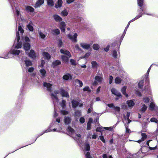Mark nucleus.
I'll use <instances>...</instances> for the list:
<instances>
[{
	"label": "nucleus",
	"instance_id": "obj_58",
	"mask_svg": "<svg viewBox=\"0 0 158 158\" xmlns=\"http://www.w3.org/2000/svg\"><path fill=\"white\" fill-rule=\"evenodd\" d=\"M84 21L83 18L81 17H79L78 18L77 20V22L78 23H82Z\"/></svg>",
	"mask_w": 158,
	"mask_h": 158
},
{
	"label": "nucleus",
	"instance_id": "obj_27",
	"mask_svg": "<svg viewBox=\"0 0 158 158\" xmlns=\"http://www.w3.org/2000/svg\"><path fill=\"white\" fill-rule=\"evenodd\" d=\"M26 10L28 12H32L34 10V9L32 7L30 6H27L26 8Z\"/></svg>",
	"mask_w": 158,
	"mask_h": 158
},
{
	"label": "nucleus",
	"instance_id": "obj_34",
	"mask_svg": "<svg viewBox=\"0 0 158 158\" xmlns=\"http://www.w3.org/2000/svg\"><path fill=\"white\" fill-rule=\"evenodd\" d=\"M143 15V14H142L141 15L140 14V15H138L136 17H135L134 19H132L131 20H130L129 22L128 23H129V24H130V23L131 22H133V21H135V20H136V19H139L140 17H141V16H142V15Z\"/></svg>",
	"mask_w": 158,
	"mask_h": 158
},
{
	"label": "nucleus",
	"instance_id": "obj_52",
	"mask_svg": "<svg viewBox=\"0 0 158 158\" xmlns=\"http://www.w3.org/2000/svg\"><path fill=\"white\" fill-rule=\"evenodd\" d=\"M75 115L76 117L80 116L81 115V112L79 110L76 111L75 112Z\"/></svg>",
	"mask_w": 158,
	"mask_h": 158
},
{
	"label": "nucleus",
	"instance_id": "obj_22",
	"mask_svg": "<svg viewBox=\"0 0 158 158\" xmlns=\"http://www.w3.org/2000/svg\"><path fill=\"white\" fill-rule=\"evenodd\" d=\"M71 119L70 117H65L64 118V123L68 125L70 123Z\"/></svg>",
	"mask_w": 158,
	"mask_h": 158
},
{
	"label": "nucleus",
	"instance_id": "obj_20",
	"mask_svg": "<svg viewBox=\"0 0 158 158\" xmlns=\"http://www.w3.org/2000/svg\"><path fill=\"white\" fill-rule=\"evenodd\" d=\"M62 3L63 2L62 0H58L55 4V8L57 9L61 7L62 6Z\"/></svg>",
	"mask_w": 158,
	"mask_h": 158
},
{
	"label": "nucleus",
	"instance_id": "obj_45",
	"mask_svg": "<svg viewBox=\"0 0 158 158\" xmlns=\"http://www.w3.org/2000/svg\"><path fill=\"white\" fill-rule=\"evenodd\" d=\"M112 55L115 58H117L118 56L117 52L115 50L113 51L112 52Z\"/></svg>",
	"mask_w": 158,
	"mask_h": 158
},
{
	"label": "nucleus",
	"instance_id": "obj_63",
	"mask_svg": "<svg viewBox=\"0 0 158 158\" xmlns=\"http://www.w3.org/2000/svg\"><path fill=\"white\" fill-rule=\"evenodd\" d=\"M34 68L32 67H30V68H29L28 69V71L29 72H30V73H31V72H32L34 70Z\"/></svg>",
	"mask_w": 158,
	"mask_h": 158
},
{
	"label": "nucleus",
	"instance_id": "obj_29",
	"mask_svg": "<svg viewBox=\"0 0 158 158\" xmlns=\"http://www.w3.org/2000/svg\"><path fill=\"white\" fill-rule=\"evenodd\" d=\"M75 82L76 84L79 85L80 87L82 86L83 83L81 81L78 79H76L75 80Z\"/></svg>",
	"mask_w": 158,
	"mask_h": 158
},
{
	"label": "nucleus",
	"instance_id": "obj_62",
	"mask_svg": "<svg viewBox=\"0 0 158 158\" xmlns=\"http://www.w3.org/2000/svg\"><path fill=\"white\" fill-rule=\"evenodd\" d=\"M113 77L112 76H110L109 77V83L111 84L112 83L113 80Z\"/></svg>",
	"mask_w": 158,
	"mask_h": 158
},
{
	"label": "nucleus",
	"instance_id": "obj_25",
	"mask_svg": "<svg viewBox=\"0 0 158 158\" xmlns=\"http://www.w3.org/2000/svg\"><path fill=\"white\" fill-rule=\"evenodd\" d=\"M127 86H124L121 89V91L123 94H124L127 98L128 97V95L126 93V91L127 89Z\"/></svg>",
	"mask_w": 158,
	"mask_h": 158
},
{
	"label": "nucleus",
	"instance_id": "obj_24",
	"mask_svg": "<svg viewBox=\"0 0 158 158\" xmlns=\"http://www.w3.org/2000/svg\"><path fill=\"white\" fill-rule=\"evenodd\" d=\"M141 135L142 136V138H141V139L139 140L138 141H136L137 142H138L139 143H140L141 142H142V141H144V140H145L147 138V135L145 133H142L141 134Z\"/></svg>",
	"mask_w": 158,
	"mask_h": 158
},
{
	"label": "nucleus",
	"instance_id": "obj_28",
	"mask_svg": "<svg viewBox=\"0 0 158 158\" xmlns=\"http://www.w3.org/2000/svg\"><path fill=\"white\" fill-rule=\"evenodd\" d=\"M40 75L41 77H44L45 76L46 72L45 69H41L40 71Z\"/></svg>",
	"mask_w": 158,
	"mask_h": 158
},
{
	"label": "nucleus",
	"instance_id": "obj_13",
	"mask_svg": "<svg viewBox=\"0 0 158 158\" xmlns=\"http://www.w3.org/2000/svg\"><path fill=\"white\" fill-rule=\"evenodd\" d=\"M16 15L17 16V17L18 19H19V21H23V19L22 18L20 14V11L19 10L16 8Z\"/></svg>",
	"mask_w": 158,
	"mask_h": 158
},
{
	"label": "nucleus",
	"instance_id": "obj_15",
	"mask_svg": "<svg viewBox=\"0 0 158 158\" xmlns=\"http://www.w3.org/2000/svg\"><path fill=\"white\" fill-rule=\"evenodd\" d=\"M44 0H38L36 2L34 7L36 8L40 7L44 3Z\"/></svg>",
	"mask_w": 158,
	"mask_h": 158
},
{
	"label": "nucleus",
	"instance_id": "obj_51",
	"mask_svg": "<svg viewBox=\"0 0 158 158\" xmlns=\"http://www.w3.org/2000/svg\"><path fill=\"white\" fill-rule=\"evenodd\" d=\"M39 34L40 37L42 39H44L46 37V35L44 34L43 32H41L40 31L39 32Z\"/></svg>",
	"mask_w": 158,
	"mask_h": 158
},
{
	"label": "nucleus",
	"instance_id": "obj_43",
	"mask_svg": "<svg viewBox=\"0 0 158 158\" xmlns=\"http://www.w3.org/2000/svg\"><path fill=\"white\" fill-rule=\"evenodd\" d=\"M71 64L73 65H76L77 63V61L73 59H71L70 60Z\"/></svg>",
	"mask_w": 158,
	"mask_h": 158
},
{
	"label": "nucleus",
	"instance_id": "obj_39",
	"mask_svg": "<svg viewBox=\"0 0 158 158\" xmlns=\"http://www.w3.org/2000/svg\"><path fill=\"white\" fill-rule=\"evenodd\" d=\"M26 65L27 66H29L32 65V63L29 60H26L25 61Z\"/></svg>",
	"mask_w": 158,
	"mask_h": 158
},
{
	"label": "nucleus",
	"instance_id": "obj_23",
	"mask_svg": "<svg viewBox=\"0 0 158 158\" xmlns=\"http://www.w3.org/2000/svg\"><path fill=\"white\" fill-rule=\"evenodd\" d=\"M127 104L128 107H132L135 105V103L134 101L132 100H128L127 102Z\"/></svg>",
	"mask_w": 158,
	"mask_h": 158
},
{
	"label": "nucleus",
	"instance_id": "obj_44",
	"mask_svg": "<svg viewBox=\"0 0 158 158\" xmlns=\"http://www.w3.org/2000/svg\"><path fill=\"white\" fill-rule=\"evenodd\" d=\"M150 99L149 98L147 97H145L143 98V101L145 103H148Z\"/></svg>",
	"mask_w": 158,
	"mask_h": 158
},
{
	"label": "nucleus",
	"instance_id": "obj_9",
	"mask_svg": "<svg viewBox=\"0 0 158 158\" xmlns=\"http://www.w3.org/2000/svg\"><path fill=\"white\" fill-rule=\"evenodd\" d=\"M111 91L113 94H114L118 97L120 98L122 97L121 93L118 92L115 88H112L111 90Z\"/></svg>",
	"mask_w": 158,
	"mask_h": 158
},
{
	"label": "nucleus",
	"instance_id": "obj_59",
	"mask_svg": "<svg viewBox=\"0 0 158 158\" xmlns=\"http://www.w3.org/2000/svg\"><path fill=\"white\" fill-rule=\"evenodd\" d=\"M103 129L109 131H111L112 130L113 127H104Z\"/></svg>",
	"mask_w": 158,
	"mask_h": 158
},
{
	"label": "nucleus",
	"instance_id": "obj_53",
	"mask_svg": "<svg viewBox=\"0 0 158 158\" xmlns=\"http://www.w3.org/2000/svg\"><path fill=\"white\" fill-rule=\"evenodd\" d=\"M83 90L84 91H87L88 92H90L91 90L89 86H86L83 89Z\"/></svg>",
	"mask_w": 158,
	"mask_h": 158
},
{
	"label": "nucleus",
	"instance_id": "obj_1",
	"mask_svg": "<svg viewBox=\"0 0 158 158\" xmlns=\"http://www.w3.org/2000/svg\"><path fill=\"white\" fill-rule=\"evenodd\" d=\"M18 31L16 33V37L14 44L11 49L9 52L8 54H11L15 55H18L21 52L22 54H23V52H22L23 51L21 50H19L18 49L21 48L22 44V43L19 41L20 39L19 32H20L21 35L24 32V30L20 26L18 27Z\"/></svg>",
	"mask_w": 158,
	"mask_h": 158
},
{
	"label": "nucleus",
	"instance_id": "obj_19",
	"mask_svg": "<svg viewBox=\"0 0 158 158\" xmlns=\"http://www.w3.org/2000/svg\"><path fill=\"white\" fill-rule=\"evenodd\" d=\"M146 148H147L146 147L142 148H141V150L138 152L137 154V156H139L138 157L141 158L143 156V152H142V151L144 149Z\"/></svg>",
	"mask_w": 158,
	"mask_h": 158
},
{
	"label": "nucleus",
	"instance_id": "obj_57",
	"mask_svg": "<svg viewBox=\"0 0 158 158\" xmlns=\"http://www.w3.org/2000/svg\"><path fill=\"white\" fill-rule=\"evenodd\" d=\"M61 113L62 114L64 115H65L67 114L69 112L68 111L65 110H62L61 111Z\"/></svg>",
	"mask_w": 158,
	"mask_h": 158
},
{
	"label": "nucleus",
	"instance_id": "obj_35",
	"mask_svg": "<svg viewBox=\"0 0 158 158\" xmlns=\"http://www.w3.org/2000/svg\"><path fill=\"white\" fill-rule=\"evenodd\" d=\"M51 127H50L48 129L46 130L45 131H43L41 132L40 133L39 135L38 136V137H39L40 136L42 135L43 134H44L45 133H47L50 131H52V130L50 129V128Z\"/></svg>",
	"mask_w": 158,
	"mask_h": 158
},
{
	"label": "nucleus",
	"instance_id": "obj_33",
	"mask_svg": "<svg viewBox=\"0 0 158 158\" xmlns=\"http://www.w3.org/2000/svg\"><path fill=\"white\" fill-rule=\"evenodd\" d=\"M143 15V14H142L141 15L140 14V15H138L136 17H135L134 19H132L131 20H130L129 22L128 23H129V24H130V23L131 22H133V21H135V20H136V19H139L140 17H141V16H142V15Z\"/></svg>",
	"mask_w": 158,
	"mask_h": 158
},
{
	"label": "nucleus",
	"instance_id": "obj_50",
	"mask_svg": "<svg viewBox=\"0 0 158 158\" xmlns=\"http://www.w3.org/2000/svg\"><path fill=\"white\" fill-rule=\"evenodd\" d=\"M93 48L94 49L98 50L99 49V47L98 44H94L93 45Z\"/></svg>",
	"mask_w": 158,
	"mask_h": 158
},
{
	"label": "nucleus",
	"instance_id": "obj_56",
	"mask_svg": "<svg viewBox=\"0 0 158 158\" xmlns=\"http://www.w3.org/2000/svg\"><path fill=\"white\" fill-rule=\"evenodd\" d=\"M45 63V61L43 60H42L41 64L39 66V68L40 67L41 68H42L44 67Z\"/></svg>",
	"mask_w": 158,
	"mask_h": 158
},
{
	"label": "nucleus",
	"instance_id": "obj_54",
	"mask_svg": "<svg viewBox=\"0 0 158 158\" xmlns=\"http://www.w3.org/2000/svg\"><path fill=\"white\" fill-rule=\"evenodd\" d=\"M103 128V127H97L96 129V131L101 132L102 131Z\"/></svg>",
	"mask_w": 158,
	"mask_h": 158
},
{
	"label": "nucleus",
	"instance_id": "obj_4",
	"mask_svg": "<svg viewBox=\"0 0 158 158\" xmlns=\"http://www.w3.org/2000/svg\"><path fill=\"white\" fill-rule=\"evenodd\" d=\"M22 40L23 41H25V42L23 44V48L26 51L29 50L30 48V44L28 43L30 42V40L28 37L26 36L22 38Z\"/></svg>",
	"mask_w": 158,
	"mask_h": 158
},
{
	"label": "nucleus",
	"instance_id": "obj_36",
	"mask_svg": "<svg viewBox=\"0 0 158 158\" xmlns=\"http://www.w3.org/2000/svg\"><path fill=\"white\" fill-rule=\"evenodd\" d=\"M122 81L121 78L119 77H117L115 79V82L116 84H119Z\"/></svg>",
	"mask_w": 158,
	"mask_h": 158
},
{
	"label": "nucleus",
	"instance_id": "obj_38",
	"mask_svg": "<svg viewBox=\"0 0 158 158\" xmlns=\"http://www.w3.org/2000/svg\"><path fill=\"white\" fill-rule=\"evenodd\" d=\"M61 15L62 16H64L67 15H68V12L67 10L66 9H64L63 10L61 11Z\"/></svg>",
	"mask_w": 158,
	"mask_h": 158
},
{
	"label": "nucleus",
	"instance_id": "obj_31",
	"mask_svg": "<svg viewBox=\"0 0 158 158\" xmlns=\"http://www.w3.org/2000/svg\"><path fill=\"white\" fill-rule=\"evenodd\" d=\"M32 24L31 22L30 23L27 25V27L29 30L30 31H33V28L32 26Z\"/></svg>",
	"mask_w": 158,
	"mask_h": 158
},
{
	"label": "nucleus",
	"instance_id": "obj_12",
	"mask_svg": "<svg viewBox=\"0 0 158 158\" xmlns=\"http://www.w3.org/2000/svg\"><path fill=\"white\" fill-rule=\"evenodd\" d=\"M81 46L83 48L86 50L88 49L90 47V45L85 42H81L80 43Z\"/></svg>",
	"mask_w": 158,
	"mask_h": 158
},
{
	"label": "nucleus",
	"instance_id": "obj_17",
	"mask_svg": "<svg viewBox=\"0 0 158 158\" xmlns=\"http://www.w3.org/2000/svg\"><path fill=\"white\" fill-rule=\"evenodd\" d=\"M65 24L64 22H61L60 23L59 27L61 31L64 32L65 30Z\"/></svg>",
	"mask_w": 158,
	"mask_h": 158
},
{
	"label": "nucleus",
	"instance_id": "obj_16",
	"mask_svg": "<svg viewBox=\"0 0 158 158\" xmlns=\"http://www.w3.org/2000/svg\"><path fill=\"white\" fill-rule=\"evenodd\" d=\"M42 55L43 57L48 60H49L51 58V55L47 52H44L42 53Z\"/></svg>",
	"mask_w": 158,
	"mask_h": 158
},
{
	"label": "nucleus",
	"instance_id": "obj_46",
	"mask_svg": "<svg viewBox=\"0 0 158 158\" xmlns=\"http://www.w3.org/2000/svg\"><path fill=\"white\" fill-rule=\"evenodd\" d=\"M52 32L54 34L58 35L60 33V30L58 29H56L53 30Z\"/></svg>",
	"mask_w": 158,
	"mask_h": 158
},
{
	"label": "nucleus",
	"instance_id": "obj_5",
	"mask_svg": "<svg viewBox=\"0 0 158 158\" xmlns=\"http://www.w3.org/2000/svg\"><path fill=\"white\" fill-rule=\"evenodd\" d=\"M95 81L93 83L94 85H97L98 84L97 82L101 83L102 80V75L101 73L99 72L97 73V75L94 78Z\"/></svg>",
	"mask_w": 158,
	"mask_h": 158
},
{
	"label": "nucleus",
	"instance_id": "obj_7",
	"mask_svg": "<svg viewBox=\"0 0 158 158\" xmlns=\"http://www.w3.org/2000/svg\"><path fill=\"white\" fill-rule=\"evenodd\" d=\"M72 137L77 141L79 145H80L82 144V141L81 139V135L80 134H76L75 136L72 135Z\"/></svg>",
	"mask_w": 158,
	"mask_h": 158
},
{
	"label": "nucleus",
	"instance_id": "obj_8",
	"mask_svg": "<svg viewBox=\"0 0 158 158\" xmlns=\"http://www.w3.org/2000/svg\"><path fill=\"white\" fill-rule=\"evenodd\" d=\"M107 105L110 108H112L113 110L115 112H119L120 110V107L117 106H115L113 104H108Z\"/></svg>",
	"mask_w": 158,
	"mask_h": 158
},
{
	"label": "nucleus",
	"instance_id": "obj_42",
	"mask_svg": "<svg viewBox=\"0 0 158 158\" xmlns=\"http://www.w3.org/2000/svg\"><path fill=\"white\" fill-rule=\"evenodd\" d=\"M66 101L64 100H62V102H60V104L61 106L63 108H64L66 107Z\"/></svg>",
	"mask_w": 158,
	"mask_h": 158
},
{
	"label": "nucleus",
	"instance_id": "obj_37",
	"mask_svg": "<svg viewBox=\"0 0 158 158\" xmlns=\"http://www.w3.org/2000/svg\"><path fill=\"white\" fill-rule=\"evenodd\" d=\"M92 67L93 68H97L98 66V64L96 61H93L91 62Z\"/></svg>",
	"mask_w": 158,
	"mask_h": 158
},
{
	"label": "nucleus",
	"instance_id": "obj_6",
	"mask_svg": "<svg viewBox=\"0 0 158 158\" xmlns=\"http://www.w3.org/2000/svg\"><path fill=\"white\" fill-rule=\"evenodd\" d=\"M68 36L73 42L74 43L77 42V33H74L73 35L69 34L68 35Z\"/></svg>",
	"mask_w": 158,
	"mask_h": 158
},
{
	"label": "nucleus",
	"instance_id": "obj_64",
	"mask_svg": "<svg viewBox=\"0 0 158 158\" xmlns=\"http://www.w3.org/2000/svg\"><path fill=\"white\" fill-rule=\"evenodd\" d=\"M85 156L86 158H92L91 157L90 153L89 152H87L86 153Z\"/></svg>",
	"mask_w": 158,
	"mask_h": 158
},
{
	"label": "nucleus",
	"instance_id": "obj_49",
	"mask_svg": "<svg viewBox=\"0 0 158 158\" xmlns=\"http://www.w3.org/2000/svg\"><path fill=\"white\" fill-rule=\"evenodd\" d=\"M137 3L139 6L141 7L143 4V0H137Z\"/></svg>",
	"mask_w": 158,
	"mask_h": 158
},
{
	"label": "nucleus",
	"instance_id": "obj_40",
	"mask_svg": "<svg viewBox=\"0 0 158 158\" xmlns=\"http://www.w3.org/2000/svg\"><path fill=\"white\" fill-rule=\"evenodd\" d=\"M61 63L60 60H56L53 63L52 65L53 66H56L60 64Z\"/></svg>",
	"mask_w": 158,
	"mask_h": 158
},
{
	"label": "nucleus",
	"instance_id": "obj_60",
	"mask_svg": "<svg viewBox=\"0 0 158 158\" xmlns=\"http://www.w3.org/2000/svg\"><path fill=\"white\" fill-rule=\"evenodd\" d=\"M74 49L77 50H81V48H80L78 44H76L74 47Z\"/></svg>",
	"mask_w": 158,
	"mask_h": 158
},
{
	"label": "nucleus",
	"instance_id": "obj_26",
	"mask_svg": "<svg viewBox=\"0 0 158 158\" xmlns=\"http://www.w3.org/2000/svg\"><path fill=\"white\" fill-rule=\"evenodd\" d=\"M147 106L144 104H143L140 109V111L142 113H144L147 108Z\"/></svg>",
	"mask_w": 158,
	"mask_h": 158
},
{
	"label": "nucleus",
	"instance_id": "obj_21",
	"mask_svg": "<svg viewBox=\"0 0 158 158\" xmlns=\"http://www.w3.org/2000/svg\"><path fill=\"white\" fill-rule=\"evenodd\" d=\"M63 78L65 80H71L72 78V77L70 74L67 73L63 76Z\"/></svg>",
	"mask_w": 158,
	"mask_h": 158
},
{
	"label": "nucleus",
	"instance_id": "obj_41",
	"mask_svg": "<svg viewBox=\"0 0 158 158\" xmlns=\"http://www.w3.org/2000/svg\"><path fill=\"white\" fill-rule=\"evenodd\" d=\"M84 150L87 151H88L90 150V146L89 144L88 143H86L84 146Z\"/></svg>",
	"mask_w": 158,
	"mask_h": 158
},
{
	"label": "nucleus",
	"instance_id": "obj_11",
	"mask_svg": "<svg viewBox=\"0 0 158 158\" xmlns=\"http://www.w3.org/2000/svg\"><path fill=\"white\" fill-rule=\"evenodd\" d=\"M149 108L151 110H155L158 112V107L155 106V104L153 102H152L150 104Z\"/></svg>",
	"mask_w": 158,
	"mask_h": 158
},
{
	"label": "nucleus",
	"instance_id": "obj_18",
	"mask_svg": "<svg viewBox=\"0 0 158 158\" xmlns=\"http://www.w3.org/2000/svg\"><path fill=\"white\" fill-rule=\"evenodd\" d=\"M53 17L55 20L56 22H60L62 20L61 18L56 14H54Z\"/></svg>",
	"mask_w": 158,
	"mask_h": 158
},
{
	"label": "nucleus",
	"instance_id": "obj_47",
	"mask_svg": "<svg viewBox=\"0 0 158 158\" xmlns=\"http://www.w3.org/2000/svg\"><path fill=\"white\" fill-rule=\"evenodd\" d=\"M150 121L151 122H154L155 123L158 124V120L157 118H152L150 120Z\"/></svg>",
	"mask_w": 158,
	"mask_h": 158
},
{
	"label": "nucleus",
	"instance_id": "obj_61",
	"mask_svg": "<svg viewBox=\"0 0 158 158\" xmlns=\"http://www.w3.org/2000/svg\"><path fill=\"white\" fill-rule=\"evenodd\" d=\"M79 121L81 123H83L85 122V119L83 117H81L80 118Z\"/></svg>",
	"mask_w": 158,
	"mask_h": 158
},
{
	"label": "nucleus",
	"instance_id": "obj_14",
	"mask_svg": "<svg viewBox=\"0 0 158 158\" xmlns=\"http://www.w3.org/2000/svg\"><path fill=\"white\" fill-rule=\"evenodd\" d=\"M29 56L33 59H35L36 58V55L34 51L32 50H30L28 54Z\"/></svg>",
	"mask_w": 158,
	"mask_h": 158
},
{
	"label": "nucleus",
	"instance_id": "obj_32",
	"mask_svg": "<svg viewBox=\"0 0 158 158\" xmlns=\"http://www.w3.org/2000/svg\"><path fill=\"white\" fill-rule=\"evenodd\" d=\"M72 106L73 108H75L78 106V102L77 101L73 100L72 102Z\"/></svg>",
	"mask_w": 158,
	"mask_h": 158
},
{
	"label": "nucleus",
	"instance_id": "obj_3",
	"mask_svg": "<svg viewBox=\"0 0 158 158\" xmlns=\"http://www.w3.org/2000/svg\"><path fill=\"white\" fill-rule=\"evenodd\" d=\"M60 52L62 54L61 56L62 61L65 63H67L69 58L71 56V55L70 52L69 51L64 49H61Z\"/></svg>",
	"mask_w": 158,
	"mask_h": 158
},
{
	"label": "nucleus",
	"instance_id": "obj_10",
	"mask_svg": "<svg viewBox=\"0 0 158 158\" xmlns=\"http://www.w3.org/2000/svg\"><path fill=\"white\" fill-rule=\"evenodd\" d=\"M52 84L49 83L44 82V87L47 88L48 91L50 92H51L52 90Z\"/></svg>",
	"mask_w": 158,
	"mask_h": 158
},
{
	"label": "nucleus",
	"instance_id": "obj_55",
	"mask_svg": "<svg viewBox=\"0 0 158 158\" xmlns=\"http://www.w3.org/2000/svg\"><path fill=\"white\" fill-rule=\"evenodd\" d=\"M93 103L91 104L90 105V108H89L87 111V113H91L92 110H93Z\"/></svg>",
	"mask_w": 158,
	"mask_h": 158
},
{
	"label": "nucleus",
	"instance_id": "obj_2",
	"mask_svg": "<svg viewBox=\"0 0 158 158\" xmlns=\"http://www.w3.org/2000/svg\"><path fill=\"white\" fill-rule=\"evenodd\" d=\"M63 97L68 98L69 97V94L68 92L65 91L63 88H61L60 89V92L59 90H56L53 93H51L50 94L51 98L52 99L54 106L58 103L59 101L57 95L59 93Z\"/></svg>",
	"mask_w": 158,
	"mask_h": 158
},
{
	"label": "nucleus",
	"instance_id": "obj_48",
	"mask_svg": "<svg viewBox=\"0 0 158 158\" xmlns=\"http://www.w3.org/2000/svg\"><path fill=\"white\" fill-rule=\"evenodd\" d=\"M143 80H142L140 81L138 83L139 87L140 88H142L143 86Z\"/></svg>",
	"mask_w": 158,
	"mask_h": 158
},
{
	"label": "nucleus",
	"instance_id": "obj_30",
	"mask_svg": "<svg viewBox=\"0 0 158 158\" xmlns=\"http://www.w3.org/2000/svg\"><path fill=\"white\" fill-rule=\"evenodd\" d=\"M67 131L71 135L75 133L74 130L70 127H68Z\"/></svg>",
	"mask_w": 158,
	"mask_h": 158
}]
</instances>
